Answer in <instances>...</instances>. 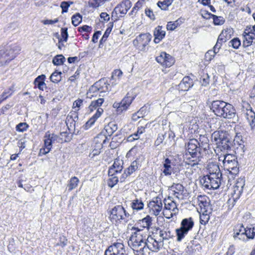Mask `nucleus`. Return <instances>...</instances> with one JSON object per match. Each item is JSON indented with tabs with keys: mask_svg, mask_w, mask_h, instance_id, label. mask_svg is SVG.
<instances>
[{
	"mask_svg": "<svg viewBox=\"0 0 255 255\" xmlns=\"http://www.w3.org/2000/svg\"><path fill=\"white\" fill-rule=\"evenodd\" d=\"M209 175L204 176L200 180L202 185L208 189H217L221 184L222 173L217 164L210 165L209 168Z\"/></svg>",
	"mask_w": 255,
	"mask_h": 255,
	"instance_id": "obj_1",
	"label": "nucleus"
},
{
	"mask_svg": "<svg viewBox=\"0 0 255 255\" xmlns=\"http://www.w3.org/2000/svg\"><path fill=\"white\" fill-rule=\"evenodd\" d=\"M211 109L217 116L225 119H234L236 116V110L234 107L223 101H213Z\"/></svg>",
	"mask_w": 255,
	"mask_h": 255,
	"instance_id": "obj_2",
	"label": "nucleus"
},
{
	"mask_svg": "<svg viewBox=\"0 0 255 255\" xmlns=\"http://www.w3.org/2000/svg\"><path fill=\"white\" fill-rule=\"evenodd\" d=\"M199 143V142L197 139L193 138L190 139L186 145V150L191 155V157L188 159L189 162L187 163L193 167L199 164L202 158L201 151L198 147Z\"/></svg>",
	"mask_w": 255,
	"mask_h": 255,
	"instance_id": "obj_3",
	"label": "nucleus"
},
{
	"mask_svg": "<svg viewBox=\"0 0 255 255\" xmlns=\"http://www.w3.org/2000/svg\"><path fill=\"white\" fill-rule=\"evenodd\" d=\"M130 217L129 214L121 205L115 206L111 211L110 218L115 224L126 223Z\"/></svg>",
	"mask_w": 255,
	"mask_h": 255,
	"instance_id": "obj_4",
	"label": "nucleus"
},
{
	"mask_svg": "<svg viewBox=\"0 0 255 255\" xmlns=\"http://www.w3.org/2000/svg\"><path fill=\"white\" fill-rule=\"evenodd\" d=\"M104 102V99L99 98L97 100L92 101L89 105V110L92 112L95 110H97L96 113L86 122L85 128L86 129L90 128L96 122V121L101 116L104 110L100 107Z\"/></svg>",
	"mask_w": 255,
	"mask_h": 255,
	"instance_id": "obj_5",
	"label": "nucleus"
},
{
	"mask_svg": "<svg viewBox=\"0 0 255 255\" xmlns=\"http://www.w3.org/2000/svg\"><path fill=\"white\" fill-rule=\"evenodd\" d=\"M20 51L18 46H7L0 50V66L6 64L13 59Z\"/></svg>",
	"mask_w": 255,
	"mask_h": 255,
	"instance_id": "obj_6",
	"label": "nucleus"
},
{
	"mask_svg": "<svg viewBox=\"0 0 255 255\" xmlns=\"http://www.w3.org/2000/svg\"><path fill=\"white\" fill-rule=\"evenodd\" d=\"M194 223L192 218H185L181 223V227L176 229L177 241L180 242L193 227Z\"/></svg>",
	"mask_w": 255,
	"mask_h": 255,
	"instance_id": "obj_7",
	"label": "nucleus"
},
{
	"mask_svg": "<svg viewBox=\"0 0 255 255\" xmlns=\"http://www.w3.org/2000/svg\"><path fill=\"white\" fill-rule=\"evenodd\" d=\"M132 5V3L129 0H125L118 4L114 8L112 13V18L117 20L119 17L118 14H120L121 17L125 15Z\"/></svg>",
	"mask_w": 255,
	"mask_h": 255,
	"instance_id": "obj_8",
	"label": "nucleus"
},
{
	"mask_svg": "<svg viewBox=\"0 0 255 255\" xmlns=\"http://www.w3.org/2000/svg\"><path fill=\"white\" fill-rule=\"evenodd\" d=\"M151 38L152 36L149 33L140 34L133 41V45L140 51H145Z\"/></svg>",
	"mask_w": 255,
	"mask_h": 255,
	"instance_id": "obj_9",
	"label": "nucleus"
},
{
	"mask_svg": "<svg viewBox=\"0 0 255 255\" xmlns=\"http://www.w3.org/2000/svg\"><path fill=\"white\" fill-rule=\"evenodd\" d=\"M146 236H143L141 233H136L132 234L130 238L128 245L131 246L133 251L138 250V248H145Z\"/></svg>",
	"mask_w": 255,
	"mask_h": 255,
	"instance_id": "obj_10",
	"label": "nucleus"
},
{
	"mask_svg": "<svg viewBox=\"0 0 255 255\" xmlns=\"http://www.w3.org/2000/svg\"><path fill=\"white\" fill-rule=\"evenodd\" d=\"M104 255H127L125 246L121 243H115L105 251Z\"/></svg>",
	"mask_w": 255,
	"mask_h": 255,
	"instance_id": "obj_11",
	"label": "nucleus"
},
{
	"mask_svg": "<svg viewBox=\"0 0 255 255\" xmlns=\"http://www.w3.org/2000/svg\"><path fill=\"white\" fill-rule=\"evenodd\" d=\"M193 85V80L189 76L184 77L180 84L177 86V88H173L171 92L176 94L179 93L180 91H187Z\"/></svg>",
	"mask_w": 255,
	"mask_h": 255,
	"instance_id": "obj_12",
	"label": "nucleus"
},
{
	"mask_svg": "<svg viewBox=\"0 0 255 255\" xmlns=\"http://www.w3.org/2000/svg\"><path fill=\"white\" fill-rule=\"evenodd\" d=\"M163 244L161 241H157L152 237L148 236L146 239L145 248L147 249V252L151 251L157 252L163 246Z\"/></svg>",
	"mask_w": 255,
	"mask_h": 255,
	"instance_id": "obj_13",
	"label": "nucleus"
},
{
	"mask_svg": "<svg viewBox=\"0 0 255 255\" xmlns=\"http://www.w3.org/2000/svg\"><path fill=\"white\" fill-rule=\"evenodd\" d=\"M150 212L155 216L159 215L162 209V200L160 198L156 197L148 204Z\"/></svg>",
	"mask_w": 255,
	"mask_h": 255,
	"instance_id": "obj_14",
	"label": "nucleus"
},
{
	"mask_svg": "<svg viewBox=\"0 0 255 255\" xmlns=\"http://www.w3.org/2000/svg\"><path fill=\"white\" fill-rule=\"evenodd\" d=\"M140 165L139 161L136 159L131 163L130 165L127 168L120 178L121 182H124L126 178L135 172L139 167Z\"/></svg>",
	"mask_w": 255,
	"mask_h": 255,
	"instance_id": "obj_15",
	"label": "nucleus"
},
{
	"mask_svg": "<svg viewBox=\"0 0 255 255\" xmlns=\"http://www.w3.org/2000/svg\"><path fill=\"white\" fill-rule=\"evenodd\" d=\"M206 196L199 195L197 197V202L199 206V213L208 212L209 211V202L207 201Z\"/></svg>",
	"mask_w": 255,
	"mask_h": 255,
	"instance_id": "obj_16",
	"label": "nucleus"
},
{
	"mask_svg": "<svg viewBox=\"0 0 255 255\" xmlns=\"http://www.w3.org/2000/svg\"><path fill=\"white\" fill-rule=\"evenodd\" d=\"M245 233V228L243 224H239L234 229L233 237L235 240L238 239L239 240L246 241Z\"/></svg>",
	"mask_w": 255,
	"mask_h": 255,
	"instance_id": "obj_17",
	"label": "nucleus"
},
{
	"mask_svg": "<svg viewBox=\"0 0 255 255\" xmlns=\"http://www.w3.org/2000/svg\"><path fill=\"white\" fill-rule=\"evenodd\" d=\"M228 137V134L223 130L215 131L211 135L212 141L215 142L216 144Z\"/></svg>",
	"mask_w": 255,
	"mask_h": 255,
	"instance_id": "obj_18",
	"label": "nucleus"
},
{
	"mask_svg": "<svg viewBox=\"0 0 255 255\" xmlns=\"http://www.w3.org/2000/svg\"><path fill=\"white\" fill-rule=\"evenodd\" d=\"M164 203L165 209L171 211V217H172L173 215H175L178 213V209L177 208L176 204L170 199H165L164 200Z\"/></svg>",
	"mask_w": 255,
	"mask_h": 255,
	"instance_id": "obj_19",
	"label": "nucleus"
},
{
	"mask_svg": "<svg viewBox=\"0 0 255 255\" xmlns=\"http://www.w3.org/2000/svg\"><path fill=\"white\" fill-rule=\"evenodd\" d=\"M246 116L248 122L252 128L255 126V113L253 111L252 107L249 103H246Z\"/></svg>",
	"mask_w": 255,
	"mask_h": 255,
	"instance_id": "obj_20",
	"label": "nucleus"
},
{
	"mask_svg": "<svg viewBox=\"0 0 255 255\" xmlns=\"http://www.w3.org/2000/svg\"><path fill=\"white\" fill-rule=\"evenodd\" d=\"M184 186L179 183L173 184L171 187V190L173 192V195L178 199L183 198Z\"/></svg>",
	"mask_w": 255,
	"mask_h": 255,
	"instance_id": "obj_21",
	"label": "nucleus"
},
{
	"mask_svg": "<svg viewBox=\"0 0 255 255\" xmlns=\"http://www.w3.org/2000/svg\"><path fill=\"white\" fill-rule=\"evenodd\" d=\"M224 168L229 172L233 175H236L238 173L239 168L238 167V163L237 160L225 164Z\"/></svg>",
	"mask_w": 255,
	"mask_h": 255,
	"instance_id": "obj_22",
	"label": "nucleus"
},
{
	"mask_svg": "<svg viewBox=\"0 0 255 255\" xmlns=\"http://www.w3.org/2000/svg\"><path fill=\"white\" fill-rule=\"evenodd\" d=\"M244 33L243 46L245 48H248L252 44L253 40L254 39L255 33L252 31H249L248 33H247L245 31Z\"/></svg>",
	"mask_w": 255,
	"mask_h": 255,
	"instance_id": "obj_23",
	"label": "nucleus"
},
{
	"mask_svg": "<svg viewBox=\"0 0 255 255\" xmlns=\"http://www.w3.org/2000/svg\"><path fill=\"white\" fill-rule=\"evenodd\" d=\"M217 147L222 151L228 152L231 150L232 147V142L228 137L217 144Z\"/></svg>",
	"mask_w": 255,
	"mask_h": 255,
	"instance_id": "obj_24",
	"label": "nucleus"
},
{
	"mask_svg": "<svg viewBox=\"0 0 255 255\" xmlns=\"http://www.w3.org/2000/svg\"><path fill=\"white\" fill-rule=\"evenodd\" d=\"M162 27L158 26L154 31V42L155 43H158L165 35V31L162 30Z\"/></svg>",
	"mask_w": 255,
	"mask_h": 255,
	"instance_id": "obj_25",
	"label": "nucleus"
},
{
	"mask_svg": "<svg viewBox=\"0 0 255 255\" xmlns=\"http://www.w3.org/2000/svg\"><path fill=\"white\" fill-rule=\"evenodd\" d=\"M46 78V76L44 74L38 76L34 81V84L36 86L39 90H43L44 88L46 87V84L44 81Z\"/></svg>",
	"mask_w": 255,
	"mask_h": 255,
	"instance_id": "obj_26",
	"label": "nucleus"
},
{
	"mask_svg": "<svg viewBox=\"0 0 255 255\" xmlns=\"http://www.w3.org/2000/svg\"><path fill=\"white\" fill-rule=\"evenodd\" d=\"M199 142L198 147H199L200 150L203 149L205 151L208 149L209 148V139L206 136L200 135Z\"/></svg>",
	"mask_w": 255,
	"mask_h": 255,
	"instance_id": "obj_27",
	"label": "nucleus"
},
{
	"mask_svg": "<svg viewBox=\"0 0 255 255\" xmlns=\"http://www.w3.org/2000/svg\"><path fill=\"white\" fill-rule=\"evenodd\" d=\"M101 87H99L98 82L91 86L87 93V97L88 98L92 99L94 97H96L97 93L100 90Z\"/></svg>",
	"mask_w": 255,
	"mask_h": 255,
	"instance_id": "obj_28",
	"label": "nucleus"
},
{
	"mask_svg": "<svg viewBox=\"0 0 255 255\" xmlns=\"http://www.w3.org/2000/svg\"><path fill=\"white\" fill-rule=\"evenodd\" d=\"M151 218L149 216H147L141 220H139L137 225L143 229L147 228L149 229L151 225Z\"/></svg>",
	"mask_w": 255,
	"mask_h": 255,
	"instance_id": "obj_29",
	"label": "nucleus"
},
{
	"mask_svg": "<svg viewBox=\"0 0 255 255\" xmlns=\"http://www.w3.org/2000/svg\"><path fill=\"white\" fill-rule=\"evenodd\" d=\"M131 207L133 210L138 211L143 209L144 204L141 199L136 198L132 200Z\"/></svg>",
	"mask_w": 255,
	"mask_h": 255,
	"instance_id": "obj_30",
	"label": "nucleus"
},
{
	"mask_svg": "<svg viewBox=\"0 0 255 255\" xmlns=\"http://www.w3.org/2000/svg\"><path fill=\"white\" fill-rule=\"evenodd\" d=\"M246 233L245 236L246 237V241L248 239H253L255 236V226L252 225L245 228Z\"/></svg>",
	"mask_w": 255,
	"mask_h": 255,
	"instance_id": "obj_31",
	"label": "nucleus"
},
{
	"mask_svg": "<svg viewBox=\"0 0 255 255\" xmlns=\"http://www.w3.org/2000/svg\"><path fill=\"white\" fill-rule=\"evenodd\" d=\"M163 173L165 175H171L172 171V168L171 166V160L167 158L165 159L164 162L163 163Z\"/></svg>",
	"mask_w": 255,
	"mask_h": 255,
	"instance_id": "obj_32",
	"label": "nucleus"
},
{
	"mask_svg": "<svg viewBox=\"0 0 255 255\" xmlns=\"http://www.w3.org/2000/svg\"><path fill=\"white\" fill-rule=\"evenodd\" d=\"M78 120V114L76 113H71V115H69L67 117L66 123L68 125V123H70L71 127L72 126L75 128L76 123Z\"/></svg>",
	"mask_w": 255,
	"mask_h": 255,
	"instance_id": "obj_33",
	"label": "nucleus"
},
{
	"mask_svg": "<svg viewBox=\"0 0 255 255\" xmlns=\"http://www.w3.org/2000/svg\"><path fill=\"white\" fill-rule=\"evenodd\" d=\"M105 129L107 135L110 136L118 129V126L114 123H110L105 127Z\"/></svg>",
	"mask_w": 255,
	"mask_h": 255,
	"instance_id": "obj_34",
	"label": "nucleus"
},
{
	"mask_svg": "<svg viewBox=\"0 0 255 255\" xmlns=\"http://www.w3.org/2000/svg\"><path fill=\"white\" fill-rule=\"evenodd\" d=\"M79 183V179L76 177L74 176L72 177L68 181V183L67 184V187L68 188L69 191H72L73 189L76 188L78 183Z\"/></svg>",
	"mask_w": 255,
	"mask_h": 255,
	"instance_id": "obj_35",
	"label": "nucleus"
},
{
	"mask_svg": "<svg viewBox=\"0 0 255 255\" xmlns=\"http://www.w3.org/2000/svg\"><path fill=\"white\" fill-rule=\"evenodd\" d=\"M206 14L211 15L213 19V22L215 25H222L225 22L224 18L222 16H218L216 15H214L209 13L208 12H206Z\"/></svg>",
	"mask_w": 255,
	"mask_h": 255,
	"instance_id": "obj_36",
	"label": "nucleus"
},
{
	"mask_svg": "<svg viewBox=\"0 0 255 255\" xmlns=\"http://www.w3.org/2000/svg\"><path fill=\"white\" fill-rule=\"evenodd\" d=\"M61 72L54 71L50 76V80L54 83H58L61 81Z\"/></svg>",
	"mask_w": 255,
	"mask_h": 255,
	"instance_id": "obj_37",
	"label": "nucleus"
},
{
	"mask_svg": "<svg viewBox=\"0 0 255 255\" xmlns=\"http://www.w3.org/2000/svg\"><path fill=\"white\" fill-rule=\"evenodd\" d=\"M44 137H48L52 143H54L55 141L60 142L61 140V138L57 135L54 133L51 134L49 131L46 132Z\"/></svg>",
	"mask_w": 255,
	"mask_h": 255,
	"instance_id": "obj_38",
	"label": "nucleus"
},
{
	"mask_svg": "<svg viewBox=\"0 0 255 255\" xmlns=\"http://www.w3.org/2000/svg\"><path fill=\"white\" fill-rule=\"evenodd\" d=\"M65 61V58L62 55H57L55 56L52 60L54 65L59 66L62 65Z\"/></svg>",
	"mask_w": 255,
	"mask_h": 255,
	"instance_id": "obj_39",
	"label": "nucleus"
},
{
	"mask_svg": "<svg viewBox=\"0 0 255 255\" xmlns=\"http://www.w3.org/2000/svg\"><path fill=\"white\" fill-rule=\"evenodd\" d=\"M159 236L161 238L160 241L163 243L164 240H168L171 237V232L160 230L159 232Z\"/></svg>",
	"mask_w": 255,
	"mask_h": 255,
	"instance_id": "obj_40",
	"label": "nucleus"
},
{
	"mask_svg": "<svg viewBox=\"0 0 255 255\" xmlns=\"http://www.w3.org/2000/svg\"><path fill=\"white\" fill-rule=\"evenodd\" d=\"M72 23L75 26L78 25L82 20V16L79 13L73 15L71 18Z\"/></svg>",
	"mask_w": 255,
	"mask_h": 255,
	"instance_id": "obj_41",
	"label": "nucleus"
},
{
	"mask_svg": "<svg viewBox=\"0 0 255 255\" xmlns=\"http://www.w3.org/2000/svg\"><path fill=\"white\" fill-rule=\"evenodd\" d=\"M163 66L166 67H169L174 63L175 60L170 55L167 54V56L165 58Z\"/></svg>",
	"mask_w": 255,
	"mask_h": 255,
	"instance_id": "obj_42",
	"label": "nucleus"
},
{
	"mask_svg": "<svg viewBox=\"0 0 255 255\" xmlns=\"http://www.w3.org/2000/svg\"><path fill=\"white\" fill-rule=\"evenodd\" d=\"M172 1L173 0H165L163 1H159L157 2V5L162 10H166Z\"/></svg>",
	"mask_w": 255,
	"mask_h": 255,
	"instance_id": "obj_43",
	"label": "nucleus"
},
{
	"mask_svg": "<svg viewBox=\"0 0 255 255\" xmlns=\"http://www.w3.org/2000/svg\"><path fill=\"white\" fill-rule=\"evenodd\" d=\"M200 222L201 224L206 225L210 219L209 212L204 213H200Z\"/></svg>",
	"mask_w": 255,
	"mask_h": 255,
	"instance_id": "obj_44",
	"label": "nucleus"
},
{
	"mask_svg": "<svg viewBox=\"0 0 255 255\" xmlns=\"http://www.w3.org/2000/svg\"><path fill=\"white\" fill-rule=\"evenodd\" d=\"M181 21L178 19L175 21H169L166 25V28L168 30H174L178 25H180Z\"/></svg>",
	"mask_w": 255,
	"mask_h": 255,
	"instance_id": "obj_45",
	"label": "nucleus"
},
{
	"mask_svg": "<svg viewBox=\"0 0 255 255\" xmlns=\"http://www.w3.org/2000/svg\"><path fill=\"white\" fill-rule=\"evenodd\" d=\"M104 137L105 139H104L103 143L100 144V145L99 146V148L98 149H94L92 151L91 153H90L89 156L91 157H93L96 155H98L101 153V149L102 147V144L106 142V139L107 138L106 135H104Z\"/></svg>",
	"mask_w": 255,
	"mask_h": 255,
	"instance_id": "obj_46",
	"label": "nucleus"
},
{
	"mask_svg": "<svg viewBox=\"0 0 255 255\" xmlns=\"http://www.w3.org/2000/svg\"><path fill=\"white\" fill-rule=\"evenodd\" d=\"M73 3V1H62L61 3L60 7L62 8V13L67 12L70 6Z\"/></svg>",
	"mask_w": 255,
	"mask_h": 255,
	"instance_id": "obj_47",
	"label": "nucleus"
},
{
	"mask_svg": "<svg viewBox=\"0 0 255 255\" xmlns=\"http://www.w3.org/2000/svg\"><path fill=\"white\" fill-rule=\"evenodd\" d=\"M123 162L122 160L117 159L114 161L111 167L117 170L118 171L121 172L123 169Z\"/></svg>",
	"mask_w": 255,
	"mask_h": 255,
	"instance_id": "obj_48",
	"label": "nucleus"
},
{
	"mask_svg": "<svg viewBox=\"0 0 255 255\" xmlns=\"http://www.w3.org/2000/svg\"><path fill=\"white\" fill-rule=\"evenodd\" d=\"M144 1L145 0H138V1L135 4L134 7L132 8L129 14L131 15L134 14V13H136L138 9L142 6V5Z\"/></svg>",
	"mask_w": 255,
	"mask_h": 255,
	"instance_id": "obj_49",
	"label": "nucleus"
},
{
	"mask_svg": "<svg viewBox=\"0 0 255 255\" xmlns=\"http://www.w3.org/2000/svg\"><path fill=\"white\" fill-rule=\"evenodd\" d=\"M108 180V185L109 187H113L119 181V178L117 176H110Z\"/></svg>",
	"mask_w": 255,
	"mask_h": 255,
	"instance_id": "obj_50",
	"label": "nucleus"
},
{
	"mask_svg": "<svg viewBox=\"0 0 255 255\" xmlns=\"http://www.w3.org/2000/svg\"><path fill=\"white\" fill-rule=\"evenodd\" d=\"M28 126L26 123H20L16 126V130L19 132H23L27 130Z\"/></svg>",
	"mask_w": 255,
	"mask_h": 255,
	"instance_id": "obj_51",
	"label": "nucleus"
},
{
	"mask_svg": "<svg viewBox=\"0 0 255 255\" xmlns=\"http://www.w3.org/2000/svg\"><path fill=\"white\" fill-rule=\"evenodd\" d=\"M165 134L159 133L156 139L154 141V146L157 147L161 144L165 139Z\"/></svg>",
	"mask_w": 255,
	"mask_h": 255,
	"instance_id": "obj_52",
	"label": "nucleus"
},
{
	"mask_svg": "<svg viewBox=\"0 0 255 255\" xmlns=\"http://www.w3.org/2000/svg\"><path fill=\"white\" fill-rule=\"evenodd\" d=\"M237 160V158H236V157L232 155V154H226V155H224V160H223V164L224 165H225V164L226 163H228L231 161H232L233 160Z\"/></svg>",
	"mask_w": 255,
	"mask_h": 255,
	"instance_id": "obj_53",
	"label": "nucleus"
},
{
	"mask_svg": "<svg viewBox=\"0 0 255 255\" xmlns=\"http://www.w3.org/2000/svg\"><path fill=\"white\" fill-rule=\"evenodd\" d=\"M133 252L134 255H149L150 253L149 252H147V249L144 248H140Z\"/></svg>",
	"mask_w": 255,
	"mask_h": 255,
	"instance_id": "obj_54",
	"label": "nucleus"
},
{
	"mask_svg": "<svg viewBox=\"0 0 255 255\" xmlns=\"http://www.w3.org/2000/svg\"><path fill=\"white\" fill-rule=\"evenodd\" d=\"M232 47L235 49H238L239 46L241 45V41L238 38H234L231 40L230 42Z\"/></svg>",
	"mask_w": 255,
	"mask_h": 255,
	"instance_id": "obj_55",
	"label": "nucleus"
},
{
	"mask_svg": "<svg viewBox=\"0 0 255 255\" xmlns=\"http://www.w3.org/2000/svg\"><path fill=\"white\" fill-rule=\"evenodd\" d=\"M167 56V53L165 52H161L159 56H158L156 57V61L161 64L163 66V64L164 63V60L165 58Z\"/></svg>",
	"mask_w": 255,
	"mask_h": 255,
	"instance_id": "obj_56",
	"label": "nucleus"
},
{
	"mask_svg": "<svg viewBox=\"0 0 255 255\" xmlns=\"http://www.w3.org/2000/svg\"><path fill=\"white\" fill-rule=\"evenodd\" d=\"M133 99V97L129 96L128 93L122 101L123 102V103L125 104V105H126L128 107L129 105L131 104Z\"/></svg>",
	"mask_w": 255,
	"mask_h": 255,
	"instance_id": "obj_57",
	"label": "nucleus"
},
{
	"mask_svg": "<svg viewBox=\"0 0 255 255\" xmlns=\"http://www.w3.org/2000/svg\"><path fill=\"white\" fill-rule=\"evenodd\" d=\"M10 89H9L7 91H4L2 94L0 95V104L2 103L4 100H6L8 97L11 95Z\"/></svg>",
	"mask_w": 255,
	"mask_h": 255,
	"instance_id": "obj_58",
	"label": "nucleus"
},
{
	"mask_svg": "<svg viewBox=\"0 0 255 255\" xmlns=\"http://www.w3.org/2000/svg\"><path fill=\"white\" fill-rule=\"evenodd\" d=\"M68 29L67 28L64 27L62 28L61 29V35L62 37V39L63 41L66 42L68 37Z\"/></svg>",
	"mask_w": 255,
	"mask_h": 255,
	"instance_id": "obj_59",
	"label": "nucleus"
},
{
	"mask_svg": "<svg viewBox=\"0 0 255 255\" xmlns=\"http://www.w3.org/2000/svg\"><path fill=\"white\" fill-rule=\"evenodd\" d=\"M216 53L212 50L208 51L205 54V59L207 61H211L215 56Z\"/></svg>",
	"mask_w": 255,
	"mask_h": 255,
	"instance_id": "obj_60",
	"label": "nucleus"
},
{
	"mask_svg": "<svg viewBox=\"0 0 255 255\" xmlns=\"http://www.w3.org/2000/svg\"><path fill=\"white\" fill-rule=\"evenodd\" d=\"M209 76L208 74H206L202 76L200 79V82L202 86H206L209 83Z\"/></svg>",
	"mask_w": 255,
	"mask_h": 255,
	"instance_id": "obj_61",
	"label": "nucleus"
},
{
	"mask_svg": "<svg viewBox=\"0 0 255 255\" xmlns=\"http://www.w3.org/2000/svg\"><path fill=\"white\" fill-rule=\"evenodd\" d=\"M110 32L111 30L109 31L108 29H107L106 31L105 32V33L104 34L103 36H102L101 39L100 41L99 47H101V46L103 44V43H104L107 40L108 37L109 36Z\"/></svg>",
	"mask_w": 255,
	"mask_h": 255,
	"instance_id": "obj_62",
	"label": "nucleus"
},
{
	"mask_svg": "<svg viewBox=\"0 0 255 255\" xmlns=\"http://www.w3.org/2000/svg\"><path fill=\"white\" fill-rule=\"evenodd\" d=\"M145 13L146 15L149 17L151 19L154 20L155 19L154 14H153V12L151 9L146 8L145 9Z\"/></svg>",
	"mask_w": 255,
	"mask_h": 255,
	"instance_id": "obj_63",
	"label": "nucleus"
},
{
	"mask_svg": "<svg viewBox=\"0 0 255 255\" xmlns=\"http://www.w3.org/2000/svg\"><path fill=\"white\" fill-rule=\"evenodd\" d=\"M121 172L118 171L117 170L113 168L112 167H110L108 170V175L110 176H117L118 174L120 173Z\"/></svg>",
	"mask_w": 255,
	"mask_h": 255,
	"instance_id": "obj_64",
	"label": "nucleus"
}]
</instances>
